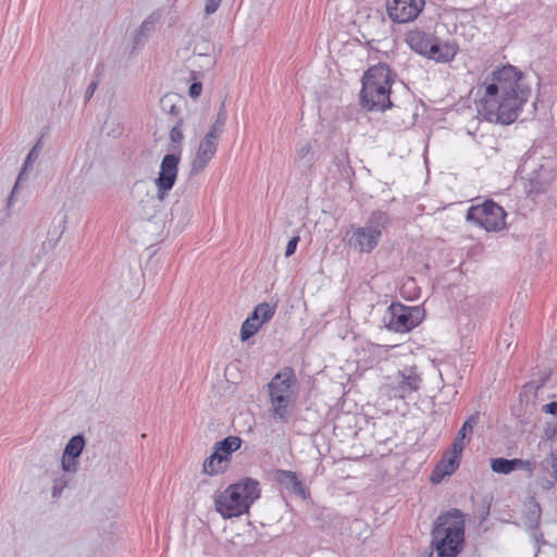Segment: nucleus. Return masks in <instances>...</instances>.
I'll return each mask as SVG.
<instances>
[{
    "label": "nucleus",
    "mask_w": 557,
    "mask_h": 557,
    "mask_svg": "<svg viewBox=\"0 0 557 557\" xmlns=\"http://www.w3.org/2000/svg\"><path fill=\"white\" fill-rule=\"evenodd\" d=\"M260 494L259 482L245 478L219 492L214 496V508L223 519L237 518L249 512Z\"/></svg>",
    "instance_id": "7ed1b4c3"
},
{
    "label": "nucleus",
    "mask_w": 557,
    "mask_h": 557,
    "mask_svg": "<svg viewBox=\"0 0 557 557\" xmlns=\"http://www.w3.org/2000/svg\"><path fill=\"white\" fill-rule=\"evenodd\" d=\"M95 88H96V85H95V84H92V85H90V86H89L88 91H89V94H90V95L94 92Z\"/></svg>",
    "instance_id": "ea45409f"
},
{
    "label": "nucleus",
    "mask_w": 557,
    "mask_h": 557,
    "mask_svg": "<svg viewBox=\"0 0 557 557\" xmlns=\"http://www.w3.org/2000/svg\"><path fill=\"white\" fill-rule=\"evenodd\" d=\"M525 74L517 66L502 64L492 69L476 87V110L491 123L512 124L531 97Z\"/></svg>",
    "instance_id": "f257e3e1"
},
{
    "label": "nucleus",
    "mask_w": 557,
    "mask_h": 557,
    "mask_svg": "<svg viewBox=\"0 0 557 557\" xmlns=\"http://www.w3.org/2000/svg\"><path fill=\"white\" fill-rule=\"evenodd\" d=\"M540 520H541L540 506L537 504H533L529 507L527 513L524 515L522 523L527 529L533 530L539 527Z\"/></svg>",
    "instance_id": "393cba45"
},
{
    "label": "nucleus",
    "mask_w": 557,
    "mask_h": 557,
    "mask_svg": "<svg viewBox=\"0 0 557 557\" xmlns=\"http://www.w3.org/2000/svg\"><path fill=\"white\" fill-rule=\"evenodd\" d=\"M387 220L384 212H373L366 226L354 228L347 233L349 242L354 244H375L381 237Z\"/></svg>",
    "instance_id": "f8f14e48"
},
{
    "label": "nucleus",
    "mask_w": 557,
    "mask_h": 557,
    "mask_svg": "<svg viewBox=\"0 0 557 557\" xmlns=\"http://www.w3.org/2000/svg\"><path fill=\"white\" fill-rule=\"evenodd\" d=\"M276 304L261 302L247 317L240 327L242 341H248L256 335L263 324L268 323L275 314Z\"/></svg>",
    "instance_id": "ddd939ff"
},
{
    "label": "nucleus",
    "mask_w": 557,
    "mask_h": 557,
    "mask_svg": "<svg viewBox=\"0 0 557 557\" xmlns=\"http://www.w3.org/2000/svg\"><path fill=\"white\" fill-rule=\"evenodd\" d=\"M67 483L69 479L66 478L65 474L54 478L52 484V496L59 497L62 494L63 490L66 487Z\"/></svg>",
    "instance_id": "c756f323"
},
{
    "label": "nucleus",
    "mask_w": 557,
    "mask_h": 557,
    "mask_svg": "<svg viewBox=\"0 0 557 557\" xmlns=\"http://www.w3.org/2000/svg\"><path fill=\"white\" fill-rule=\"evenodd\" d=\"M557 158L549 147H533L522 158L519 173L529 194L546 191L556 176Z\"/></svg>",
    "instance_id": "f03ea898"
},
{
    "label": "nucleus",
    "mask_w": 557,
    "mask_h": 557,
    "mask_svg": "<svg viewBox=\"0 0 557 557\" xmlns=\"http://www.w3.org/2000/svg\"><path fill=\"white\" fill-rule=\"evenodd\" d=\"M221 0H207L205 11L207 14L214 13L220 7Z\"/></svg>",
    "instance_id": "72a5a7b5"
},
{
    "label": "nucleus",
    "mask_w": 557,
    "mask_h": 557,
    "mask_svg": "<svg viewBox=\"0 0 557 557\" xmlns=\"http://www.w3.org/2000/svg\"><path fill=\"white\" fill-rule=\"evenodd\" d=\"M174 110H175V106H174V104H172V106H171V111H172V112H174Z\"/></svg>",
    "instance_id": "79ce46f5"
},
{
    "label": "nucleus",
    "mask_w": 557,
    "mask_h": 557,
    "mask_svg": "<svg viewBox=\"0 0 557 557\" xmlns=\"http://www.w3.org/2000/svg\"><path fill=\"white\" fill-rule=\"evenodd\" d=\"M467 220L486 232H499L506 226V212L496 202L485 200L468 209Z\"/></svg>",
    "instance_id": "6e6552de"
},
{
    "label": "nucleus",
    "mask_w": 557,
    "mask_h": 557,
    "mask_svg": "<svg viewBox=\"0 0 557 557\" xmlns=\"http://www.w3.org/2000/svg\"><path fill=\"white\" fill-rule=\"evenodd\" d=\"M462 450H457L450 445L443 451L441 460L435 465L430 476L431 482L440 484L446 476L454 474L460 466Z\"/></svg>",
    "instance_id": "dca6fc26"
},
{
    "label": "nucleus",
    "mask_w": 557,
    "mask_h": 557,
    "mask_svg": "<svg viewBox=\"0 0 557 557\" xmlns=\"http://www.w3.org/2000/svg\"><path fill=\"white\" fill-rule=\"evenodd\" d=\"M201 91H202V85H201V83H200V82H194V83L190 85V87H189V91H188V94H189V96H190L191 98H194V99H195V98H197V97H199V96L201 95Z\"/></svg>",
    "instance_id": "473e14b6"
},
{
    "label": "nucleus",
    "mask_w": 557,
    "mask_h": 557,
    "mask_svg": "<svg viewBox=\"0 0 557 557\" xmlns=\"http://www.w3.org/2000/svg\"><path fill=\"white\" fill-rule=\"evenodd\" d=\"M196 61H203V63L200 64V66L206 69L212 67L215 63L214 59L209 54H199Z\"/></svg>",
    "instance_id": "2f4dec72"
},
{
    "label": "nucleus",
    "mask_w": 557,
    "mask_h": 557,
    "mask_svg": "<svg viewBox=\"0 0 557 557\" xmlns=\"http://www.w3.org/2000/svg\"><path fill=\"white\" fill-rule=\"evenodd\" d=\"M392 84V72L386 64L371 66L362 77V107L369 111H385L391 108Z\"/></svg>",
    "instance_id": "39448f33"
},
{
    "label": "nucleus",
    "mask_w": 557,
    "mask_h": 557,
    "mask_svg": "<svg viewBox=\"0 0 557 557\" xmlns=\"http://www.w3.org/2000/svg\"><path fill=\"white\" fill-rule=\"evenodd\" d=\"M424 317V309L420 306L392 304L385 318L386 326L396 333H407L417 327Z\"/></svg>",
    "instance_id": "9d476101"
},
{
    "label": "nucleus",
    "mask_w": 557,
    "mask_h": 557,
    "mask_svg": "<svg viewBox=\"0 0 557 557\" xmlns=\"http://www.w3.org/2000/svg\"><path fill=\"white\" fill-rule=\"evenodd\" d=\"M491 469L495 473L509 474L512 472L510 459L506 458H492Z\"/></svg>",
    "instance_id": "bb28decb"
},
{
    "label": "nucleus",
    "mask_w": 557,
    "mask_h": 557,
    "mask_svg": "<svg viewBox=\"0 0 557 557\" xmlns=\"http://www.w3.org/2000/svg\"><path fill=\"white\" fill-rule=\"evenodd\" d=\"M434 38L435 35L432 33L414 29L407 34L406 41L414 52L425 58Z\"/></svg>",
    "instance_id": "412c9836"
},
{
    "label": "nucleus",
    "mask_w": 557,
    "mask_h": 557,
    "mask_svg": "<svg viewBox=\"0 0 557 557\" xmlns=\"http://www.w3.org/2000/svg\"><path fill=\"white\" fill-rule=\"evenodd\" d=\"M424 8V0H387L388 17L398 24L414 21Z\"/></svg>",
    "instance_id": "2eb2a0df"
},
{
    "label": "nucleus",
    "mask_w": 557,
    "mask_h": 557,
    "mask_svg": "<svg viewBox=\"0 0 557 557\" xmlns=\"http://www.w3.org/2000/svg\"><path fill=\"white\" fill-rule=\"evenodd\" d=\"M543 411L545 413L557 416V401H552L543 406Z\"/></svg>",
    "instance_id": "c9c22d12"
},
{
    "label": "nucleus",
    "mask_w": 557,
    "mask_h": 557,
    "mask_svg": "<svg viewBox=\"0 0 557 557\" xmlns=\"http://www.w3.org/2000/svg\"><path fill=\"white\" fill-rule=\"evenodd\" d=\"M479 414H471L462 424L457 435L455 436L451 446L457 448V450H462L470 443L471 434L473 432L474 426L478 424Z\"/></svg>",
    "instance_id": "4be33fe9"
},
{
    "label": "nucleus",
    "mask_w": 557,
    "mask_h": 557,
    "mask_svg": "<svg viewBox=\"0 0 557 557\" xmlns=\"http://www.w3.org/2000/svg\"><path fill=\"white\" fill-rule=\"evenodd\" d=\"M274 479L280 485L290 493L296 494L304 499L308 497V491L296 472L290 470H276L274 472Z\"/></svg>",
    "instance_id": "6ab92c4d"
},
{
    "label": "nucleus",
    "mask_w": 557,
    "mask_h": 557,
    "mask_svg": "<svg viewBox=\"0 0 557 557\" xmlns=\"http://www.w3.org/2000/svg\"><path fill=\"white\" fill-rule=\"evenodd\" d=\"M271 408L282 421H287L297 397V380L290 368L277 372L268 384Z\"/></svg>",
    "instance_id": "423d86ee"
},
{
    "label": "nucleus",
    "mask_w": 557,
    "mask_h": 557,
    "mask_svg": "<svg viewBox=\"0 0 557 557\" xmlns=\"http://www.w3.org/2000/svg\"><path fill=\"white\" fill-rule=\"evenodd\" d=\"M242 443V438L235 435L216 442L213 453L203 460L202 471L208 475L224 473L230 466L232 454L240 448Z\"/></svg>",
    "instance_id": "1a4fd4ad"
},
{
    "label": "nucleus",
    "mask_w": 557,
    "mask_h": 557,
    "mask_svg": "<svg viewBox=\"0 0 557 557\" xmlns=\"http://www.w3.org/2000/svg\"><path fill=\"white\" fill-rule=\"evenodd\" d=\"M459 52V45L454 39L441 40L435 36L432 45L429 47L428 60L436 63L447 64L455 60Z\"/></svg>",
    "instance_id": "f3484780"
},
{
    "label": "nucleus",
    "mask_w": 557,
    "mask_h": 557,
    "mask_svg": "<svg viewBox=\"0 0 557 557\" xmlns=\"http://www.w3.org/2000/svg\"><path fill=\"white\" fill-rule=\"evenodd\" d=\"M297 246H286L285 257H290L295 253Z\"/></svg>",
    "instance_id": "4c0bfd02"
},
{
    "label": "nucleus",
    "mask_w": 557,
    "mask_h": 557,
    "mask_svg": "<svg viewBox=\"0 0 557 557\" xmlns=\"http://www.w3.org/2000/svg\"><path fill=\"white\" fill-rule=\"evenodd\" d=\"M163 16V12L161 10H156L151 12L139 25L135 37H134V47L138 48L145 45L148 36L156 30L158 23L161 21Z\"/></svg>",
    "instance_id": "aec40b11"
},
{
    "label": "nucleus",
    "mask_w": 557,
    "mask_h": 557,
    "mask_svg": "<svg viewBox=\"0 0 557 557\" xmlns=\"http://www.w3.org/2000/svg\"><path fill=\"white\" fill-rule=\"evenodd\" d=\"M84 447L85 440L82 435H75L67 442L61 459V467L64 472L74 473L77 471L78 457Z\"/></svg>",
    "instance_id": "a211bd4d"
},
{
    "label": "nucleus",
    "mask_w": 557,
    "mask_h": 557,
    "mask_svg": "<svg viewBox=\"0 0 557 557\" xmlns=\"http://www.w3.org/2000/svg\"><path fill=\"white\" fill-rule=\"evenodd\" d=\"M170 139L174 144H181L184 139L183 121L178 120L170 131Z\"/></svg>",
    "instance_id": "7c9ffc66"
},
{
    "label": "nucleus",
    "mask_w": 557,
    "mask_h": 557,
    "mask_svg": "<svg viewBox=\"0 0 557 557\" xmlns=\"http://www.w3.org/2000/svg\"><path fill=\"white\" fill-rule=\"evenodd\" d=\"M23 181H18V177L16 178V182L7 199L5 206L3 207V209L0 210V222L1 223H5L12 218V215H13L12 208L16 201L18 186Z\"/></svg>",
    "instance_id": "5701e85b"
},
{
    "label": "nucleus",
    "mask_w": 557,
    "mask_h": 557,
    "mask_svg": "<svg viewBox=\"0 0 557 557\" xmlns=\"http://www.w3.org/2000/svg\"><path fill=\"white\" fill-rule=\"evenodd\" d=\"M42 145L41 141H38L34 145V147L29 150L26 159L24 161L23 168L18 174V181H25L27 178V170L33 165L34 162L37 161L41 151Z\"/></svg>",
    "instance_id": "b1692460"
},
{
    "label": "nucleus",
    "mask_w": 557,
    "mask_h": 557,
    "mask_svg": "<svg viewBox=\"0 0 557 557\" xmlns=\"http://www.w3.org/2000/svg\"><path fill=\"white\" fill-rule=\"evenodd\" d=\"M313 159V147L310 143H304L297 148L296 161L301 165L310 166Z\"/></svg>",
    "instance_id": "a878e982"
},
{
    "label": "nucleus",
    "mask_w": 557,
    "mask_h": 557,
    "mask_svg": "<svg viewBox=\"0 0 557 557\" xmlns=\"http://www.w3.org/2000/svg\"><path fill=\"white\" fill-rule=\"evenodd\" d=\"M550 466L553 469L550 478L541 479L540 481V485L544 490H550L555 485L557 480V457H555L554 455H552L550 457Z\"/></svg>",
    "instance_id": "cd10ccee"
},
{
    "label": "nucleus",
    "mask_w": 557,
    "mask_h": 557,
    "mask_svg": "<svg viewBox=\"0 0 557 557\" xmlns=\"http://www.w3.org/2000/svg\"><path fill=\"white\" fill-rule=\"evenodd\" d=\"M510 462H511L512 471H515V470H517V469H520V466H521L522 459H518V458L510 459Z\"/></svg>",
    "instance_id": "e433bc0d"
},
{
    "label": "nucleus",
    "mask_w": 557,
    "mask_h": 557,
    "mask_svg": "<svg viewBox=\"0 0 557 557\" xmlns=\"http://www.w3.org/2000/svg\"><path fill=\"white\" fill-rule=\"evenodd\" d=\"M465 517L458 509L441 515L432 530V546L437 557H457L465 542Z\"/></svg>",
    "instance_id": "20e7f679"
},
{
    "label": "nucleus",
    "mask_w": 557,
    "mask_h": 557,
    "mask_svg": "<svg viewBox=\"0 0 557 557\" xmlns=\"http://www.w3.org/2000/svg\"><path fill=\"white\" fill-rule=\"evenodd\" d=\"M181 158L178 154L169 153L165 154L160 164V171L156 180V186L158 188V199L153 195H149L147 185L144 182H137L134 188L140 191H146V199L140 201L141 214L144 216H150L156 208L157 201H162L168 193L173 188L178 173V164Z\"/></svg>",
    "instance_id": "0eeeda50"
},
{
    "label": "nucleus",
    "mask_w": 557,
    "mask_h": 557,
    "mask_svg": "<svg viewBox=\"0 0 557 557\" xmlns=\"http://www.w3.org/2000/svg\"><path fill=\"white\" fill-rule=\"evenodd\" d=\"M225 121H226V112H225L224 108H221V110L218 113L214 124L210 127V129L207 133H214V131H215V137L220 138L222 131H223V126L225 124Z\"/></svg>",
    "instance_id": "c85d7f7f"
},
{
    "label": "nucleus",
    "mask_w": 557,
    "mask_h": 557,
    "mask_svg": "<svg viewBox=\"0 0 557 557\" xmlns=\"http://www.w3.org/2000/svg\"><path fill=\"white\" fill-rule=\"evenodd\" d=\"M190 77H191V79H196V72H195V71H193V72L190 73Z\"/></svg>",
    "instance_id": "a19ab883"
},
{
    "label": "nucleus",
    "mask_w": 557,
    "mask_h": 557,
    "mask_svg": "<svg viewBox=\"0 0 557 557\" xmlns=\"http://www.w3.org/2000/svg\"><path fill=\"white\" fill-rule=\"evenodd\" d=\"M170 2V4H173L174 3V0H168Z\"/></svg>",
    "instance_id": "37998d69"
},
{
    "label": "nucleus",
    "mask_w": 557,
    "mask_h": 557,
    "mask_svg": "<svg viewBox=\"0 0 557 557\" xmlns=\"http://www.w3.org/2000/svg\"><path fill=\"white\" fill-rule=\"evenodd\" d=\"M520 469L527 471L531 475L535 469V462L533 460H523L522 459Z\"/></svg>",
    "instance_id": "f704fd0d"
},
{
    "label": "nucleus",
    "mask_w": 557,
    "mask_h": 557,
    "mask_svg": "<svg viewBox=\"0 0 557 557\" xmlns=\"http://www.w3.org/2000/svg\"><path fill=\"white\" fill-rule=\"evenodd\" d=\"M422 379L416 368L398 371L388 384L394 397L405 399L421 387Z\"/></svg>",
    "instance_id": "4468645a"
},
{
    "label": "nucleus",
    "mask_w": 557,
    "mask_h": 557,
    "mask_svg": "<svg viewBox=\"0 0 557 557\" xmlns=\"http://www.w3.org/2000/svg\"><path fill=\"white\" fill-rule=\"evenodd\" d=\"M219 145V138L214 133H207L196 146L190 160L189 175L201 174L214 158Z\"/></svg>",
    "instance_id": "9b49d317"
},
{
    "label": "nucleus",
    "mask_w": 557,
    "mask_h": 557,
    "mask_svg": "<svg viewBox=\"0 0 557 557\" xmlns=\"http://www.w3.org/2000/svg\"><path fill=\"white\" fill-rule=\"evenodd\" d=\"M298 242H299V237L298 236H294V237L289 238L287 244L294 245V244H298Z\"/></svg>",
    "instance_id": "58836bf2"
}]
</instances>
